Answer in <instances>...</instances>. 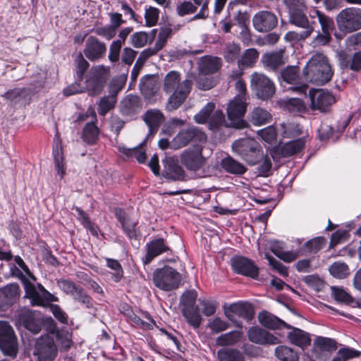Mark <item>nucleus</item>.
Wrapping results in <instances>:
<instances>
[{
  "instance_id": "1",
  "label": "nucleus",
  "mask_w": 361,
  "mask_h": 361,
  "mask_svg": "<svg viewBox=\"0 0 361 361\" xmlns=\"http://www.w3.org/2000/svg\"><path fill=\"white\" fill-rule=\"evenodd\" d=\"M192 85L191 80H181L180 74L178 72L175 71L169 72L163 83L164 91L167 94L172 93L166 102V110L173 111L178 109L188 97Z\"/></svg>"
},
{
  "instance_id": "2",
  "label": "nucleus",
  "mask_w": 361,
  "mask_h": 361,
  "mask_svg": "<svg viewBox=\"0 0 361 361\" xmlns=\"http://www.w3.org/2000/svg\"><path fill=\"white\" fill-rule=\"evenodd\" d=\"M303 74L307 80L322 85L331 79L334 72L326 56L315 52L307 62Z\"/></svg>"
},
{
  "instance_id": "3",
  "label": "nucleus",
  "mask_w": 361,
  "mask_h": 361,
  "mask_svg": "<svg viewBox=\"0 0 361 361\" xmlns=\"http://www.w3.org/2000/svg\"><path fill=\"white\" fill-rule=\"evenodd\" d=\"M13 274L16 275L22 281L25 290V298L30 300L32 306L45 307L49 302L57 300V298L40 283L35 286L32 283V280L27 279L20 269H16Z\"/></svg>"
},
{
  "instance_id": "4",
  "label": "nucleus",
  "mask_w": 361,
  "mask_h": 361,
  "mask_svg": "<svg viewBox=\"0 0 361 361\" xmlns=\"http://www.w3.org/2000/svg\"><path fill=\"white\" fill-rule=\"evenodd\" d=\"M234 152L250 165L257 164L263 157L259 144L255 140L246 138L235 141L232 145Z\"/></svg>"
},
{
  "instance_id": "5",
  "label": "nucleus",
  "mask_w": 361,
  "mask_h": 361,
  "mask_svg": "<svg viewBox=\"0 0 361 361\" xmlns=\"http://www.w3.org/2000/svg\"><path fill=\"white\" fill-rule=\"evenodd\" d=\"M305 9L289 11L290 23L304 29L302 32L290 31L286 33L285 38L289 41H301L309 37L313 32L314 27L305 13Z\"/></svg>"
},
{
  "instance_id": "6",
  "label": "nucleus",
  "mask_w": 361,
  "mask_h": 361,
  "mask_svg": "<svg viewBox=\"0 0 361 361\" xmlns=\"http://www.w3.org/2000/svg\"><path fill=\"white\" fill-rule=\"evenodd\" d=\"M338 30L344 35L361 28V8H346L339 12L336 18Z\"/></svg>"
},
{
  "instance_id": "7",
  "label": "nucleus",
  "mask_w": 361,
  "mask_h": 361,
  "mask_svg": "<svg viewBox=\"0 0 361 361\" xmlns=\"http://www.w3.org/2000/svg\"><path fill=\"white\" fill-rule=\"evenodd\" d=\"M153 281L157 287L168 291L178 287L181 281V276L172 267L165 266L154 271Z\"/></svg>"
},
{
  "instance_id": "8",
  "label": "nucleus",
  "mask_w": 361,
  "mask_h": 361,
  "mask_svg": "<svg viewBox=\"0 0 361 361\" xmlns=\"http://www.w3.org/2000/svg\"><path fill=\"white\" fill-rule=\"evenodd\" d=\"M206 140V134L200 128L192 126L180 130L172 139V147L173 150H177L190 144L204 142Z\"/></svg>"
},
{
  "instance_id": "9",
  "label": "nucleus",
  "mask_w": 361,
  "mask_h": 361,
  "mask_svg": "<svg viewBox=\"0 0 361 361\" xmlns=\"http://www.w3.org/2000/svg\"><path fill=\"white\" fill-rule=\"evenodd\" d=\"M0 348L4 355L13 358L18 352L17 338L11 326L7 322L0 321Z\"/></svg>"
},
{
  "instance_id": "10",
  "label": "nucleus",
  "mask_w": 361,
  "mask_h": 361,
  "mask_svg": "<svg viewBox=\"0 0 361 361\" xmlns=\"http://www.w3.org/2000/svg\"><path fill=\"white\" fill-rule=\"evenodd\" d=\"M247 103L240 100L238 97H234L227 107L228 124L226 126L242 129L246 126V122L243 117L246 112Z\"/></svg>"
},
{
  "instance_id": "11",
  "label": "nucleus",
  "mask_w": 361,
  "mask_h": 361,
  "mask_svg": "<svg viewBox=\"0 0 361 361\" xmlns=\"http://www.w3.org/2000/svg\"><path fill=\"white\" fill-rule=\"evenodd\" d=\"M250 83L257 97L263 100L271 97L275 93V85L273 81L264 73H252Z\"/></svg>"
},
{
  "instance_id": "12",
  "label": "nucleus",
  "mask_w": 361,
  "mask_h": 361,
  "mask_svg": "<svg viewBox=\"0 0 361 361\" xmlns=\"http://www.w3.org/2000/svg\"><path fill=\"white\" fill-rule=\"evenodd\" d=\"M34 354L38 361H53L57 355V348L54 340L49 337H41L36 342Z\"/></svg>"
},
{
  "instance_id": "13",
  "label": "nucleus",
  "mask_w": 361,
  "mask_h": 361,
  "mask_svg": "<svg viewBox=\"0 0 361 361\" xmlns=\"http://www.w3.org/2000/svg\"><path fill=\"white\" fill-rule=\"evenodd\" d=\"M278 24L277 16L269 11H260L252 18V25L259 32H267L272 30Z\"/></svg>"
},
{
  "instance_id": "14",
  "label": "nucleus",
  "mask_w": 361,
  "mask_h": 361,
  "mask_svg": "<svg viewBox=\"0 0 361 361\" xmlns=\"http://www.w3.org/2000/svg\"><path fill=\"white\" fill-rule=\"evenodd\" d=\"M164 170L162 175L166 178L172 180H183L185 173L183 167L178 164V159L176 156L166 157L162 160Z\"/></svg>"
},
{
  "instance_id": "15",
  "label": "nucleus",
  "mask_w": 361,
  "mask_h": 361,
  "mask_svg": "<svg viewBox=\"0 0 361 361\" xmlns=\"http://www.w3.org/2000/svg\"><path fill=\"white\" fill-rule=\"evenodd\" d=\"M115 215L130 240H137L140 237L141 234L137 226L136 220L133 219L121 209H116Z\"/></svg>"
},
{
  "instance_id": "16",
  "label": "nucleus",
  "mask_w": 361,
  "mask_h": 361,
  "mask_svg": "<svg viewBox=\"0 0 361 361\" xmlns=\"http://www.w3.org/2000/svg\"><path fill=\"white\" fill-rule=\"evenodd\" d=\"M180 161L187 169L192 171L200 170L205 164L201 148L197 150H185L180 154Z\"/></svg>"
},
{
  "instance_id": "17",
  "label": "nucleus",
  "mask_w": 361,
  "mask_h": 361,
  "mask_svg": "<svg viewBox=\"0 0 361 361\" xmlns=\"http://www.w3.org/2000/svg\"><path fill=\"white\" fill-rule=\"evenodd\" d=\"M231 267L233 270L239 274L252 278L258 276V268L250 259L240 256H236L231 259Z\"/></svg>"
},
{
  "instance_id": "18",
  "label": "nucleus",
  "mask_w": 361,
  "mask_h": 361,
  "mask_svg": "<svg viewBox=\"0 0 361 361\" xmlns=\"http://www.w3.org/2000/svg\"><path fill=\"white\" fill-rule=\"evenodd\" d=\"M311 109L321 112H327L330 106L335 102L334 97L328 92L317 90L310 91Z\"/></svg>"
},
{
  "instance_id": "19",
  "label": "nucleus",
  "mask_w": 361,
  "mask_h": 361,
  "mask_svg": "<svg viewBox=\"0 0 361 361\" xmlns=\"http://www.w3.org/2000/svg\"><path fill=\"white\" fill-rule=\"evenodd\" d=\"M106 51L105 43L99 41L95 37L90 36L86 40L83 52L89 60L93 61L102 58Z\"/></svg>"
},
{
  "instance_id": "20",
  "label": "nucleus",
  "mask_w": 361,
  "mask_h": 361,
  "mask_svg": "<svg viewBox=\"0 0 361 361\" xmlns=\"http://www.w3.org/2000/svg\"><path fill=\"white\" fill-rule=\"evenodd\" d=\"M247 336L251 342L260 345H275L280 342L277 337L259 327L250 328Z\"/></svg>"
},
{
  "instance_id": "21",
  "label": "nucleus",
  "mask_w": 361,
  "mask_h": 361,
  "mask_svg": "<svg viewBox=\"0 0 361 361\" xmlns=\"http://www.w3.org/2000/svg\"><path fill=\"white\" fill-rule=\"evenodd\" d=\"M224 314L231 321L234 319L233 314L250 320L253 317V309L252 305L247 302L233 303L225 310Z\"/></svg>"
},
{
  "instance_id": "22",
  "label": "nucleus",
  "mask_w": 361,
  "mask_h": 361,
  "mask_svg": "<svg viewBox=\"0 0 361 361\" xmlns=\"http://www.w3.org/2000/svg\"><path fill=\"white\" fill-rule=\"evenodd\" d=\"M119 109L122 115L126 116H133L141 111V99L136 95H127L121 100Z\"/></svg>"
},
{
  "instance_id": "23",
  "label": "nucleus",
  "mask_w": 361,
  "mask_h": 361,
  "mask_svg": "<svg viewBox=\"0 0 361 361\" xmlns=\"http://www.w3.org/2000/svg\"><path fill=\"white\" fill-rule=\"evenodd\" d=\"M169 250V247L165 243L163 238L155 239L147 243V253L143 262L145 264H149L154 258Z\"/></svg>"
},
{
  "instance_id": "24",
  "label": "nucleus",
  "mask_w": 361,
  "mask_h": 361,
  "mask_svg": "<svg viewBox=\"0 0 361 361\" xmlns=\"http://www.w3.org/2000/svg\"><path fill=\"white\" fill-rule=\"evenodd\" d=\"M20 287L17 283H10L0 288V303L11 305L20 296Z\"/></svg>"
},
{
  "instance_id": "25",
  "label": "nucleus",
  "mask_w": 361,
  "mask_h": 361,
  "mask_svg": "<svg viewBox=\"0 0 361 361\" xmlns=\"http://www.w3.org/2000/svg\"><path fill=\"white\" fill-rule=\"evenodd\" d=\"M52 153L54 159L55 169L60 176V178H63L66 175V164L63 154L61 142L59 139L54 140Z\"/></svg>"
},
{
  "instance_id": "26",
  "label": "nucleus",
  "mask_w": 361,
  "mask_h": 361,
  "mask_svg": "<svg viewBox=\"0 0 361 361\" xmlns=\"http://www.w3.org/2000/svg\"><path fill=\"white\" fill-rule=\"evenodd\" d=\"M264 66L269 70L279 69L285 63L282 50L264 54L262 57Z\"/></svg>"
},
{
  "instance_id": "27",
  "label": "nucleus",
  "mask_w": 361,
  "mask_h": 361,
  "mask_svg": "<svg viewBox=\"0 0 361 361\" xmlns=\"http://www.w3.org/2000/svg\"><path fill=\"white\" fill-rule=\"evenodd\" d=\"M258 319L263 326L270 329H280L282 326H285L287 329L290 328V326L285 322L266 311L262 312L258 314Z\"/></svg>"
},
{
  "instance_id": "28",
  "label": "nucleus",
  "mask_w": 361,
  "mask_h": 361,
  "mask_svg": "<svg viewBox=\"0 0 361 361\" xmlns=\"http://www.w3.org/2000/svg\"><path fill=\"white\" fill-rule=\"evenodd\" d=\"M144 121L149 127V133L154 134L164 122V116L159 110L150 109L145 114Z\"/></svg>"
},
{
  "instance_id": "29",
  "label": "nucleus",
  "mask_w": 361,
  "mask_h": 361,
  "mask_svg": "<svg viewBox=\"0 0 361 361\" xmlns=\"http://www.w3.org/2000/svg\"><path fill=\"white\" fill-rule=\"evenodd\" d=\"M221 66V59L217 57L204 56L199 63L200 73L207 75L216 73Z\"/></svg>"
},
{
  "instance_id": "30",
  "label": "nucleus",
  "mask_w": 361,
  "mask_h": 361,
  "mask_svg": "<svg viewBox=\"0 0 361 361\" xmlns=\"http://www.w3.org/2000/svg\"><path fill=\"white\" fill-rule=\"evenodd\" d=\"M292 330L288 334V338L290 342L302 348H305L311 343L310 334L300 329L291 327Z\"/></svg>"
},
{
  "instance_id": "31",
  "label": "nucleus",
  "mask_w": 361,
  "mask_h": 361,
  "mask_svg": "<svg viewBox=\"0 0 361 361\" xmlns=\"http://www.w3.org/2000/svg\"><path fill=\"white\" fill-rule=\"evenodd\" d=\"M259 58V52L255 48L246 49L238 60V66L240 69L252 68L255 66Z\"/></svg>"
},
{
  "instance_id": "32",
  "label": "nucleus",
  "mask_w": 361,
  "mask_h": 361,
  "mask_svg": "<svg viewBox=\"0 0 361 361\" xmlns=\"http://www.w3.org/2000/svg\"><path fill=\"white\" fill-rule=\"evenodd\" d=\"M242 333L240 331H231L218 336L216 338V345L221 347L233 346L240 341Z\"/></svg>"
},
{
  "instance_id": "33",
  "label": "nucleus",
  "mask_w": 361,
  "mask_h": 361,
  "mask_svg": "<svg viewBox=\"0 0 361 361\" xmlns=\"http://www.w3.org/2000/svg\"><path fill=\"white\" fill-rule=\"evenodd\" d=\"M94 121L87 123L83 128L82 137L87 144H94L98 138L99 129L94 123L97 121L96 114L92 111Z\"/></svg>"
},
{
  "instance_id": "34",
  "label": "nucleus",
  "mask_w": 361,
  "mask_h": 361,
  "mask_svg": "<svg viewBox=\"0 0 361 361\" xmlns=\"http://www.w3.org/2000/svg\"><path fill=\"white\" fill-rule=\"evenodd\" d=\"M219 361H245L243 354L236 348H223L217 351Z\"/></svg>"
},
{
  "instance_id": "35",
  "label": "nucleus",
  "mask_w": 361,
  "mask_h": 361,
  "mask_svg": "<svg viewBox=\"0 0 361 361\" xmlns=\"http://www.w3.org/2000/svg\"><path fill=\"white\" fill-rule=\"evenodd\" d=\"M272 116L266 109L255 107L250 114V121L255 126L265 125L271 121Z\"/></svg>"
},
{
  "instance_id": "36",
  "label": "nucleus",
  "mask_w": 361,
  "mask_h": 361,
  "mask_svg": "<svg viewBox=\"0 0 361 361\" xmlns=\"http://www.w3.org/2000/svg\"><path fill=\"white\" fill-rule=\"evenodd\" d=\"M221 165L225 171L232 174L242 175L247 171L245 166L231 157L223 159Z\"/></svg>"
},
{
  "instance_id": "37",
  "label": "nucleus",
  "mask_w": 361,
  "mask_h": 361,
  "mask_svg": "<svg viewBox=\"0 0 361 361\" xmlns=\"http://www.w3.org/2000/svg\"><path fill=\"white\" fill-rule=\"evenodd\" d=\"M275 356L280 361H298L299 355L297 351L286 345H279L274 350Z\"/></svg>"
},
{
  "instance_id": "38",
  "label": "nucleus",
  "mask_w": 361,
  "mask_h": 361,
  "mask_svg": "<svg viewBox=\"0 0 361 361\" xmlns=\"http://www.w3.org/2000/svg\"><path fill=\"white\" fill-rule=\"evenodd\" d=\"M28 94L26 88H14L1 94V97L11 103L16 104L26 99Z\"/></svg>"
},
{
  "instance_id": "39",
  "label": "nucleus",
  "mask_w": 361,
  "mask_h": 361,
  "mask_svg": "<svg viewBox=\"0 0 361 361\" xmlns=\"http://www.w3.org/2000/svg\"><path fill=\"white\" fill-rule=\"evenodd\" d=\"M183 314L187 319L188 322L195 328L200 326L202 322V317L197 307H183Z\"/></svg>"
},
{
  "instance_id": "40",
  "label": "nucleus",
  "mask_w": 361,
  "mask_h": 361,
  "mask_svg": "<svg viewBox=\"0 0 361 361\" xmlns=\"http://www.w3.org/2000/svg\"><path fill=\"white\" fill-rule=\"evenodd\" d=\"M305 142L302 139L292 140L281 147L280 152L283 157H290L299 152L304 147Z\"/></svg>"
},
{
  "instance_id": "41",
  "label": "nucleus",
  "mask_w": 361,
  "mask_h": 361,
  "mask_svg": "<svg viewBox=\"0 0 361 361\" xmlns=\"http://www.w3.org/2000/svg\"><path fill=\"white\" fill-rule=\"evenodd\" d=\"M118 150L128 157H135L139 163H144L146 159V153L142 147L139 145L133 148H127L124 146H119Z\"/></svg>"
},
{
  "instance_id": "42",
  "label": "nucleus",
  "mask_w": 361,
  "mask_h": 361,
  "mask_svg": "<svg viewBox=\"0 0 361 361\" xmlns=\"http://www.w3.org/2000/svg\"><path fill=\"white\" fill-rule=\"evenodd\" d=\"M117 99L114 96H104L99 99L97 111L100 116H105L109 111L115 107Z\"/></svg>"
},
{
  "instance_id": "43",
  "label": "nucleus",
  "mask_w": 361,
  "mask_h": 361,
  "mask_svg": "<svg viewBox=\"0 0 361 361\" xmlns=\"http://www.w3.org/2000/svg\"><path fill=\"white\" fill-rule=\"evenodd\" d=\"M329 271L334 277L337 279H345L350 274L348 266L341 262L333 263L329 267Z\"/></svg>"
},
{
  "instance_id": "44",
  "label": "nucleus",
  "mask_w": 361,
  "mask_h": 361,
  "mask_svg": "<svg viewBox=\"0 0 361 361\" xmlns=\"http://www.w3.org/2000/svg\"><path fill=\"white\" fill-rule=\"evenodd\" d=\"M104 84V80L91 76L86 81V90L90 95L99 94L103 89Z\"/></svg>"
},
{
  "instance_id": "45",
  "label": "nucleus",
  "mask_w": 361,
  "mask_h": 361,
  "mask_svg": "<svg viewBox=\"0 0 361 361\" xmlns=\"http://www.w3.org/2000/svg\"><path fill=\"white\" fill-rule=\"evenodd\" d=\"M280 131L285 137L299 135L302 133L300 126L295 123H282L280 124Z\"/></svg>"
},
{
  "instance_id": "46",
  "label": "nucleus",
  "mask_w": 361,
  "mask_h": 361,
  "mask_svg": "<svg viewBox=\"0 0 361 361\" xmlns=\"http://www.w3.org/2000/svg\"><path fill=\"white\" fill-rule=\"evenodd\" d=\"M140 89L145 97H150L156 92L155 83L150 76L142 78L140 83Z\"/></svg>"
},
{
  "instance_id": "47",
  "label": "nucleus",
  "mask_w": 361,
  "mask_h": 361,
  "mask_svg": "<svg viewBox=\"0 0 361 361\" xmlns=\"http://www.w3.org/2000/svg\"><path fill=\"white\" fill-rule=\"evenodd\" d=\"M286 108L293 114L303 113L306 109L304 102L298 98L289 99L286 102Z\"/></svg>"
},
{
  "instance_id": "48",
  "label": "nucleus",
  "mask_w": 361,
  "mask_h": 361,
  "mask_svg": "<svg viewBox=\"0 0 361 361\" xmlns=\"http://www.w3.org/2000/svg\"><path fill=\"white\" fill-rule=\"evenodd\" d=\"M240 47L235 43L228 44L224 50V58L227 62H233L239 59Z\"/></svg>"
},
{
  "instance_id": "49",
  "label": "nucleus",
  "mask_w": 361,
  "mask_h": 361,
  "mask_svg": "<svg viewBox=\"0 0 361 361\" xmlns=\"http://www.w3.org/2000/svg\"><path fill=\"white\" fill-rule=\"evenodd\" d=\"M215 104L213 102H209L194 116V120L198 123H205L211 114L214 111Z\"/></svg>"
},
{
  "instance_id": "50",
  "label": "nucleus",
  "mask_w": 361,
  "mask_h": 361,
  "mask_svg": "<svg viewBox=\"0 0 361 361\" xmlns=\"http://www.w3.org/2000/svg\"><path fill=\"white\" fill-rule=\"evenodd\" d=\"M193 4L197 7L200 6V10L195 14L190 20H205L209 16V1L208 0H192Z\"/></svg>"
},
{
  "instance_id": "51",
  "label": "nucleus",
  "mask_w": 361,
  "mask_h": 361,
  "mask_svg": "<svg viewBox=\"0 0 361 361\" xmlns=\"http://www.w3.org/2000/svg\"><path fill=\"white\" fill-rule=\"evenodd\" d=\"M230 324L221 319L220 317H215L211 319L207 323V327L212 331L213 334H219L222 331L227 330Z\"/></svg>"
},
{
  "instance_id": "52",
  "label": "nucleus",
  "mask_w": 361,
  "mask_h": 361,
  "mask_svg": "<svg viewBox=\"0 0 361 361\" xmlns=\"http://www.w3.org/2000/svg\"><path fill=\"white\" fill-rule=\"evenodd\" d=\"M314 345L321 350L331 351L336 349V342L329 338L318 336L314 342Z\"/></svg>"
},
{
  "instance_id": "53",
  "label": "nucleus",
  "mask_w": 361,
  "mask_h": 361,
  "mask_svg": "<svg viewBox=\"0 0 361 361\" xmlns=\"http://www.w3.org/2000/svg\"><path fill=\"white\" fill-rule=\"evenodd\" d=\"M281 78L288 83H294L299 78V68L297 66H288L281 73Z\"/></svg>"
},
{
  "instance_id": "54",
  "label": "nucleus",
  "mask_w": 361,
  "mask_h": 361,
  "mask_svg": "<svg viewBox=\"0 0 361 361\" xmlns=\"http://www.w3.org/2000/svg\"><path fill=\"white\" fill-rule=\"evenodd\" d=\"M316 14L321 25L322 32L330 33L334 28L333 19L319 11H316Z\"/></svg>"
},
{
  "instance_id": "55",
  "label": "nucleus",
  "mask_w": 361,
  "mask_h": 361,
  "mask_svg": "<svg viewBox=\"0 0 361 361\" xmlns=\"http://www.w3.org/2000/svg\"><path fill=\"white\" fill-rule=\"evenodd\" d=\"M176 10L177 14L180 17H183L187 15L195 13L197 8V6L194 5L191 1H184L177 6Z\"/></svg>"
},
{
  "instance_id": "56",
  "label": "nucleus",
  "mask_w": 361,
  "mask_h": 361,
  "mask_svg": "<svg viewBox=\"0 0 361 361\" xmlns=\"http://www.w3.org/2000/svg\"><path fill=\"white\" fill-rule=\"evenodd\" d=\"M361 352L350 348L340 349L335 357L338 361H348L350 359L358 357Z\"/></svg>"
},
{
  "instance_id": "57",
  "label": "nucleus",
  "mask_w": 361,
  "mask_h": 361,
  "mask_svg": "<svg viewBox=\"0 0 361 361\" xmlns=\"http://www.w3.org/2000/svg\"><path fill=\"white\" fill-rule=\"evenodd\" d=\"M325 239L323 237H317L305 243V247L311 253H316L325 245Z\"/></svg>"
},
{
  "instance_id": "58",
  "label": "nucleus",
  "mask_w": 361,
  "mask_h": 361,
  "mask_svg": "<svg viewBox=\"0 0 361 361\" xmlns=\"http://www.w3.org/2000/svg\"><path fill=\"white\" fill-rule=\"evenodd\" d=\"M76 75L77 78L81 80L82 79L83 75L87 69L89 68V63L87 60L83 57V55L81 52L77 56L76 60Z\"/></svg>"
},
{
  "instance_id": "59",
  "label": "nucleus",
  "mask_w": 361,
  "mask_h": 361,
  "mask_svg": "<svg viewBox=\"0 0 361 361\" xmlns=\"http://www.w3.org/2000/svg\"><path fill=\"white\" fill-rule=\"evenodd\" d=\"M159 16V11L158 8L149 6L145 11V18L146 24L149 27L154 26L157 24Z\"/></svg>"
},
{
  "instance_id": "60",
  "label": "nucleus",
  "mask_w": 361,
  "mask_h": 361,
  "mask_svg": "<svg viewBox=\"0 0 361 361\" xmlns=\"http://www.w3.org/2000/svg\"><path fill=\"white\" fill-rule=\"evenodd\" d=\"M58 286L66 294L73 296L74 293L78 290L79 286H77L74 282L66 280L60 279L57 281Z\"/></svg>"
},
{
  "instance_id": "61",
  "label": "nucleus",
  "mask_w": 361,
  "mask_h": 361,
  "mask_svg": "<svg viewBox=\"0 0 361 361\" xmlns=\"http://www.w3.org/2000/svg\"><path fill=\"white\" fill-rule=\"evenodd\" d=\"M73 298L89 308L92 306L91 298L85 293V291L80 286L73 295Z\"/></svg>"
},
{
  "instance_id": "62",
  "label": "nucleus",
  "mask_w": 361,
  "mask_h": 361,
  "mask_svg": "<svg viewBox=\"0 0 361 361\" xmlns=\"http://www.w3.org/2000/svg\"><path fill=\"white\" fill-rule=\"evenodd\" d=\"M199 302L202 307V313L205 316L210 317L215 314L217 307L216 301L200 299Z\"/></svg>"
},
{
  "instance_id": "63",
  "label": "nucleus",
  "mask_w": 361,
  "mask_h": 361,
  "mask_svg": "<svg viewBox=\"0 0 361 361\" xmlns=\"http://www.w3.org/2000/svg\"><path fill=\"white\" fill-rule=\"evenodd\" d=\"M331 292L334 299L338 302L350 303L352 302L351 296L343 288L331 287Z\"/></svg>"
},
{
  "instance_id": "64",
  "label": "nucleus",
  "mask_w": 361,
  "mask_h": 361,
  "mask_svg": "<svg viewBox=\"0 0 361 361\" xmlns=\"http://www.w3.org/2000/svg\"><path fill=\"white\" fill-rule=\"evenodd\" d=\"M131 44L136 48L144 47L147 42V35L145 32H137L130 37Z\"/></svg>"
}]
</instances>
